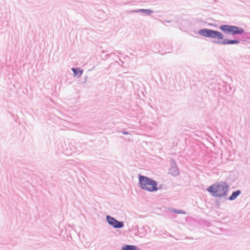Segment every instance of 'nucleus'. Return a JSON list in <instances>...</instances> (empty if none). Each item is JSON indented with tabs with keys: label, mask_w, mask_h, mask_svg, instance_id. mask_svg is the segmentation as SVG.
I'll list each match as a JSON object with an SVG mask.
<instances>
[{
	"label": "nucleus",
	"mask_w": 250,
	"mask_h": 250,
	"mask_svg": "<svg viewBox=\"0 0 250 250\" xmlns=\"http://www.w3.org/2000/svg\"><path fill=\"white\" fill-rule=\"evenodd\" d=\"M106 219L108 223L115 228H121L124 226L123 222H119L114 218L109 216H106Z\"/></svg>",
	"instance_id": "4"
},
{
	"label": "nucleus",
	"mask_w": 250,
	"mask_h": 250,
	"mask_svg": "<svg viewBox=\"0 0 250 250\" xmlns=\"http://www.w3.org/2000/svg\"><path fill=\"white\" fill-rule=\"evenodd\" d=\"M239 42L238 40H224L221 43L223 44H234Z\"/></svg>",
	"instance_id": "8"
},
{
	"label": "nucleus",
	"mask_w": 250,
	"mask_h": 250,
	"mask_svg": "<svg viewBox=\"0 0 250 250\" xmlns=\"http://www.w3.org/2000/svg\"><path fill=\"white\" fill-rule=\"evenodd\" d=\"M229 189V186L225 182L215 183L207 188L213 196L217 197H223L227 195Z\"/></svg>",
	"instance_id": "1"
},
{
	"label": "nucleus",
	"mask_w": 250,
	"mask_h": 250,
	"mask_svg": "<svg viewBox=\"0 0 250 250\" xmlns=\"http://www.w3.org/2000/svg\"><path fill=\"white\" fill-rule=\"evenodd\" d=\"M213 30L204 29H201L199 31V34L202 36L206 37H210L212 36V32Z\"/></svg>",
	"instance_id": "5"
},
{
	"label": "nucleus",
	"mask_w": 250,
	"mask_h": 250,
	"mask_svg": "<svg viewBox=\"0 0 250 250\" xmlns=\"http://www.w3.org/2000/svg\"><path fill=\"white\" fill-rule=\"evenodd\" d=\"M140 11H141L142 12H145L147 14H150L152 13V11L149 9H141L140 10Z\"/></svg>",
	"instance_id": "11"
},
{
	"label": "nucleus",
	"mask_w": 250,
	"mask_h": 250,
	"mask_svg": "<svg viewBox=\"0 0 250 250\" xmlns=\"http://www.w3.org/2000/svg\"><path fill=\"white\" fill-rule=\"evenodd\" d=\"M175 212L176 213H185L184 212H183V211H180V210L178 211H175Z\"/></svg>",
	"instance_id": "12"
},
{
	"label": "nucleus",
	"mask_w": 250,
	"mask_h": 250,
	"mask_svg": "<svg viewBox=\"0 0 250 250\" xmlns=\"http://www.w3.org/2000/svg\"><path fill=\"white\" fill-rule=\"evenodd\" d=\"M240 193L241 191L240 190H237L233 192L232 195L229 197V199L230 200H234Z\"/></svg>",
	"instance_id": "7"
},
{
	"label": "nucleus",
	"mask_w": 250,
	"mask_h": 250,
	"mask_svg": "<svg viewBox=\"0 0 250 250\" xmlns=\"http://www.w3.org/2000/svg\"><path fill=\"white\" fill-rule=\"evenodd\" d=\"M211 35L212 36H211V38L218 40H222L224 37L223 35L221 32L215 30H212Z\"/></svg>",
	"instance_id": "6"
},
{
	"label": "nucleus",
	"mask_w": 250,
	"mask_h": 250,
	"mask_svg": "<svg viewBox=\"0 0 250 250\" xmlns=\"http://www.w3.org/2000/svg\"><path fill=\"white\" fill-rule=\"evenodd\" d=\"M73 71L75 75H78V76H80L82 74V73H83V71L79 68L73 69Z\"/></svg>",
	"instance_id": "10"
},
{
	"label": "nucleus",
	"mask_w": 250,
	"mask_h": 250,
	"mask_svg": "<svg viewBox=\"0 0 250 250\" xmlns=\"http://www.w3.org/2000/svg\"><path fill=\"white\" fill-rule=\"evenodd\" d=\"M220 29L224 32L230 33L232 34H242L244 30L241 28H239L234 26H230L228 25H222L220 27Z\"/></svg>",
	"instance_id": "3"
},
{
	"label": "nucleus",
	"mask_w": 250,
	"mask_h": 250,
	"mask_svg": "<svg viewBox=\"0 0 250 250\" xmlns=\"http://www.w3.org/2000/svg\"><path fill=\"white\" fill-rule=\"evenodd\" d=\"M123 250H136V247L132 245H125L122 248Z\"/></svg>",
	"instance_id": "9"
},
{
	"label": "nucleus",
	"mask_w": 250,
	"mask_h": 250,
	"mask_svg": "<svg viewBox=\"0 0 250 250\" xmlns=\"http://www.w3.org/2000/svg\"><path fill=\"white\" fill-rule=\"evenodd\" d=\"M139 182L141 188L144 190L152 192L158 189L157 183L148 177L140 176Z\"/></svg>",
	"instance_id": "2"
}]
</instances>
